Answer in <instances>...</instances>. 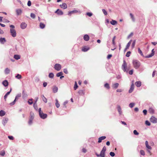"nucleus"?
<instances>
[{
	"label": "nucleus",
	"mask_w": 157,
	"mask_h": 157,
	"mask_svg": "<svg viewBox=\"0 0 157 157\" xmlns=\"http://www.w3.org/2000/svg\"><path fill=\"white\" fill-rule=\"evenodd\" d=\"M31 17L33 18H34L35 17V15L33 13H31L30 15Z\"/></svg>",
	"instance_id": "56"
},
{
	"label": "nucleus",
	"mask_w": 157,
	"mask_h": 157,
	"mask_svg": "<svg viewBox=\"0 0 157 157\" xmlns=\"http://www.w3.org/2000/svg\"><path fill=\"white\" fill-rule=\"evenodd\" d=\"M104 86L108 89L110 88L109 84L108 83H105L104 85Z\"/></svg>",
	"instance_id": "51"
},
{
	"label": "nucleus",
	"mask_w": 157,
	"mask_h": 157,
	"mask_svg": "<svg viewBox=\"0 0 157 157\" xmlns=\"http://www.w3.org/2000/svg\"><path fill=\"white\" fill-rule=\"evenodd\" d=\"M54 76V75L53 73H50L49 75V77L50 78H53Z\"/></svg>",
	"instance_id": "44"
},
{
	"label": "nucleus",
	"mask_w": 157,
	"mask_h": 157,
	"mask_svg": "<svg viewBox=\"0 0 157 157\" xmlns=\"http://www.w3.org/2000/svg\"><path fill=\"white\" fill-rule=\"evenodd\" d=\"M63 74V73L61 72L57 73L56 75V76L57 77H59L62 75Z\"/></svg>",
	"instance_id": "45"
},
{
	"label": "nucleus",
	"mask_w": 157,
	"mask_h": 157,
	"mask_svg": "<svg viewBox=\"0 0 157 157\" xmlns=\"http://www.w3.org/2000/svg\"><path fill=\"white\" fill-rule=\"evenodd\" d=\"M60 6L61 8H62L63 9H65L67 8V5L66 4V3H63L62 4L60 5Z\"/></svg>",
	"instance_id": "12"
},
{
	"label": "nucleus",
	"mask_w": 157,
	"mask_h": 157,
	"mask_svg": "<svg viewBox=\"0 0 157 157\" xmlns=\"http://www.w3.org/2000/svg\"><path fill=\"white\" fill-rule=\"evenodd\" d=\"M80 13V12L79 10H74L70 12H69V14H72L74 13Z\"/></svg>",
	"instance_id": "21"
},
{
	"label": "nucleus",
	"mask_w": 157,
	"mask_h": 157,
	"mask_svg": "<svg viewBox=\"0 0 157 157\" xmlns=\"http://www.w3.org/2000/svg\"><path fill=\"white\" fill-rule=\"evenodd\" d=\"M89 48L88 47H84L82 48V50L83 52H85L87 51L88 50H89Z\"/></svg>",
	"instance_id": "30"
},
{
	"label": "nucleus",
	"mask_w": 157,
	"mask_h": 157,
	"mask_svg": "<svg viewBox=\"0 0 157 157\" xmlns=\"http://www.w3.org/2000/svg\"><path fill=\"white\" fill-rule=\"evenodd\" d=\"M40 27L41 29H43L45 27V25L42 22L40 23Z\"/></svg>",
	"instance_id": "35"
},
{
	"label": "nucleus",
	"mask_w": 157,
	"mask_h": 157,
	"mask_svg": "<svg viewBox=\"0 0 157 157\" xmlns=\"http://www.w3.org/2000/svg\"><path fill=\"white\" fill-rule=\"evenodd\" d=\"M33 120L29 119L28 123L29 125H31L32 123Z\"/></svg>",
	"instance_id": "60"
},
{
	"label": "nucleus",
	"mask_w": 157,
	"mask_h": 157,
	"mask_svg": "<svg viewBox=\"0 0 157 157\" xmlns=\"http://www.w3.org/2000/svg\"><path fill=\"white\" fill-rule=\"evenodd\" d=\"M83 39L85 40L88 41L89 40V36L88 35L86 34L84 35L83 36Z\"/></svg>",
	"instance_id": "17"
},
{
	"label": "nucleus",
	"mask_w": 157,
	"mask_h": 157,
	"mask_svg": "<svg viewBox=\"0 0 157 157\" xmlns=\"http://www.w3.org/2000/svg\"><path fill=\"white\" fill-rule=\"evenodd\" d=\"M21 58L20 56L18 55H14V58L16 60L19 59Z\"/></svg>",
	"instance_id": "29"
},
{
	"label": "nucleus",
	"mask_w": 157,
	"mask_h": 157,
	"mask_svg": "<svg viewBox=\"0 0 157 157\" xmlns=\"http://www.w3.org/2000/svg\"><path fill=\"white\" fill-rule=\"evenodd\" d=\"M8 138L9 139L11 140H13L14 139V138L12 136H8Z\"/></svg>",
	"instance_id": "62"
},
{
	"label": "nucleus",
	"mask_w": 157,
	"mask_h": 157,
	"mask_svg": "<svg viewBox=\"0 0 157 157\" xmlns=\"http://www.w3.org/2000/svg\"><path fill=\"white\" fill-rule=\"evenodd\" d=\"M149 112L150 113H153L154 112V110L152 108H150L149 109Z\"/></svg>",
	"instance_id": "50"
},
{
	"label": "nucleus",
	"mask_w": 157,
	"mask_h": 157,
	"mask_svg": "<svg viewBox=\"0 0 157 157\" xmlns=\"http://www.w3.org/2000/svg\"><path fill=\"white\" fill-rule=\"evenodd\" d=\"M133 133L135 135H139V133L136 130H134Z\"/></svg>",
	"instance_id": "57"
},
{
	"label": "nucleus",
	"mask_w": 157,
	"mask_h": 157,
	"mask_svg": "<svg viewBox=\"0 0 157 157\" xmlns=\"http://www.w3.org/2000/svg\"><path fill=\"white\" fill-rule=\"evenodd\" d=\"M38 99V97H36L35 98V102H34V104H33V106H34L35 109H36V107H35V105L36 104V102H37Z\"/></svg>",
	"instance_id": "38"
},
{
	"label": "nucleus",
	"mask_w": 157,
	"mask_h": 157,
	"mask_svg": "<svg viewBox=\"0 0 157 157\" xmlns=\"http://www.w3.org/2000/svg\"><path fill=\"white\" fill-rule=\"evenodd\" d=\"M132 63L133 67L135 69L139 68L141 66V63L138 60L136 59H134L132 62Z\"/></svg>",
	"instance_id": "1"
},
{
	"label": "nucleus",
	"mask_w": 157,
	"mask_h": 157,
	"mask_svg": "<svg viewBox=\"0 0 157 157\" xmlns=\"http://www.w3.org/2000/svg\"><path fill=\"white\" fill-rule=\"evenodd\" d=\"M58 90V88L56 86H54L52 88V91L54 93H56Z\"/></svg>",
	"instance_id": "14"
},
{
	"label": "nucleus",
	"mask_w": 157,
	"mask_h": 157,
	"mask_svg": "<svg viewBox=\"0 0 157 157\" xmlns=\"http://www.w3.org/2000/svg\"><path fill=\"white\" fill-rule=\"evenodd\" d=\"M17 101V99L15 98L14 100L12 102L10 103V104L11 106L14 105Z\"/></svg>",
	"instance_id": "43"
},
{
	"label": "nucleus",
	"mask_w": 157,
	"mask_h": 157,
	"mask_svg": "<svg viewBox=\"0 0 157 157\" xmlns=\"http://www.w3.org/2000/svg\"><path fill=\"white\" fill-rule=\"evenodd\" d=\"M34 118V113L32 112H31L30 113V119H31L32 120H33Z\"/></svg>",
	"instance_id": "33"
},
{
	"label": "nucleus",
	"mask_w": 157,
	"mask_h": 157,
	"mask_svg": "<svg viewBox=\"0 0 157 157\" xmlns=\"http://www.w3.org/2000/svg\"><path fill=\"white\" fill-rule=\"evenodd\" d=\"M134 88V85L133 84H132L131 85V88L129 90V92L131 93L132 92Z\"/></svg>",
	"instance_id": "26"
},
{
	"label": "nucleus",
	"mask_w": 157,
	"mask_h": 157,
	"mask_svg": "<svg viewBox=\"0 0 157 157\" xmlns=\"http://www.w3.org/2000/svg\"><path fill=\"white\" fill-rule=\"evenodd\" d=\"M135 84L137 87H139L141 86V83L140 81H137L136 82Z\"/></svg>",
	"instance_id": "28"
},
{
	"label": "nucleus",
	"mask_w": 157,
	"mask_h": 157,
	"mask_svg": "<svg viewBox=\"0 0 157 157\" xmlns=\"http://www.w3.org/2000/svg\"><path fill=\"white\" fill-rule=\"evenodd\" d=\"M11 89H10V90L8 92L4 95V99H5V100H6V98H7L8 96L10 94V93L11 92Z\"/></svg>",
	"instance_id": "19"
},
{
	"label": "nucleus",
	"mask_w": 157,
	"mask_h": 157,
	"mask_svg": "<svg viewBox=\"0 0 157 157\" xmlns=\"http://www.w3.org/2000/svg\"><path fill=\"white\" fill-rule=\"evenodd\" d=\"M78 87V86L77 85V82H75V85L74 87V89L75 90H76L77 88Z\"/></svg>",
	"instance_id": "49"
},
{
	"label": "nucleus",
	"mask_w": 157,
	"mask_h": 157,
	"mask_svg": "<svg viewBox=\"0 0 157 157\" xmlns=\"http://www.w3.org/2000/svg\"><path fill=\"white\" fill-rule=\"evenodd\" d=\"M127 66V64L125 60L123 61V63L122 65L121 68L123 70L124 72H128V70L127 69L126 67Z\"/></svg>",
	"instance_id": "2"
},
{
	"label": "nucleus",
	"mask_w": 157,
	"mask_h": 157,
	"mask_svg": "<svg viewBox=\"0 0 157 157\" xmlns=\"http://www.w3.org/2000/svg\"><path fill=\"white\" fill-rule=\"evenodd\" d=\"M55 13H57L58 15H61L63 14V12L59 9H57L55 12Z\"/></svg>",
	"instance_id": "9"
},
{
	"label": "nucleus",
	"mask_w": 157,
	"mask_h": 157,
	"mask_svg": "<svg viewBox=\"0 0 157 157\" xmlns=\"http://www.w3.org/2000/svg\"><path fill=\"white\" fill-rule=\"evenodd\" d=\"M9 120V119L7 117L4 118L2 120V124L5 126Z\"/></svg>",
	"instance_id": "6"
},
{
	"label": "nucleus",
	"mask_w": 157,
	"mask_h": 157,
	"mask_svg": "<svg viewBox=\"0 0 157 157\" xmlns=\"http://www.w3.org/2000/svg\"><path fill=\"white\" fill-rule=\"evenodd\" d=\"M138 52L141 55V56H144V55H143L142 51L140 49V48H139L138 49Z\"/></svg>",
	"instance_id": "47"
},
{
	"label": "nucleus",
	"mask_w": 157,
	"mask_h": 157,
	"mask_svg": "<svg viewBox=\"0 0 157 157\" xmlns=\"http://www.w3.org/2000/svg\"><path fill=\"white\" fill-rule=\"evenodd\" d=\"M86 15L88 16L89 17H91L92 15V13H91L88 12L86 13Z\"/></svg>",
	"instance_id": "61"
},
{
	"label": "nucleus",
	"mask_w": 157,
	"mask_h": 157,
	"mask_svg": "<svg viewBox=\"0 0 157 157\" xmlns=\"http://www.w3.org/2000/svg\"><path fill=\"white\" fill-rule=\"evenodd\" d=\"M96 155H97V156L98 157H105V154H98L97 153H96Z\"/></svg>",
	"instance_id": "34"
},
{
	"label": "nucleus",
	"mask_w": 157,
	"mask_h": 157,
	"mask_svg": "<svg viewBox=\"0 0 157 157\" xmlns=\"http://www.w3.org/2000/svg\"><path fill=\"white\" fill-rule=\"evenodd\" d=\"M115 38H116V36H114L113 39V40H112V43H113V44L114 45H115V42L114 40H115Z\"/></svg>",
	"instance_id": "58"
},
{
	"label": "nucleus",
	"mask_w": 157,
	"mask_h": 157,
	"mask_svg": "<svg viewBox=\"0 0 157 157\" xmlns=\"http://www.w3.org/2000/svg\"><path fill=\"white\" fill-rule=\"evenodd\" d=\"M132 41V40H130V41L127 44L126 46V48H129V46H130V45Z\"/></svg>",
	"instance_id": "42"
},
{
	"label": "nucleus",
	"mask_w": 157,
	"mask_h": 157,
	"mask_svg": "<svg viewBox=\"0 0 157 157\" xmlns=\"http://www.w3.org/2000/svg\"><path fill=\"white\" fill-rule=\"evenodd\" d=\"M68 100L66 101H65L63 103V105L65 108L66 107L67 105L68 104Z\"/></svg>",
	"instance_id": "46"
},
{
	"label": "nucleus",
	"mask_w": 157,
	"mask_h": 157,
	"mask_svg": "<svg viewBox=\"0 0 157 157\" xmlns=\"http://www.w3.org/2000/svg\"><path fill=\"white\" fill-rule=\"evenodd\" d=\"M150 121L153 123H157V119L155 117L152 116L150 119Z\"/></svg>",
	"instance_id": "5"
},
{
	"label": "nucleus",
	"mask_w": 157,
	"mask_h": 157,
	"mask_svg": "<svg viewBox=\"0 0 157 157\" xmlns=\"http://www.w3.org/2000/svg\"><path fill=\"white\" fill-rule=\"evenodd\" d=\"M2 84L5 87H6L8 86L9 83L6 80H5L2 82Z\"/></svg>",
	"instance_id": "16"
},
{
	"label": "nucleus",
	"mask_w": 157,
	"mask_h": 157,
	"mask_svg": "<svg viewBox=\"0 0 157 157\" xmlns=\"http://www.w3.org/2000/svg\"><path fill=\"white\" fill-rule=\"evenodd\" d=\"M109 155L112 157L114 156L115 154L113 152H111L109 153Z\"/></svg>",
	"instance_id": "63"
},
{
	"label": "nucleus",
	"mask_w": 157,
	"mask_h": 157,
	"mask_svg": "<svg viewBox=\"0 0 157 157\" xmlns=\"http://www.w3.org/2000/svg\"><path fill=\"white\" fill-rule=\"evenodd\" d=\"M56 103L55 104L56 105L57 108H58L60 106L58 102V100L57 99H56Z\"/></svg>",
	"instance_id": "36"
},
{
	"label": "nucleus",
	"mask_w": 157,
	"mask_h": 157,
	"mask_svg": "<svg viewBox=\"0 0 157 157\" xmlns=\"http://www.w3.org/2000/svg\"><path fill=\"white\" fill-rule=\"evenodd\" d=\"M154 55V49H152L151 50V53L146 56H145V58H149L153 56Z\"/></svg>",
	"instance_id": "8"
},
{
	"label": "nucleus",
	"mask_w": 157,
	"mask_h": 157,
	"mask_svg": "<svg viewBox=\"0 0 157 157\" xmlns=\"http://www.w3.org/2000/svg\"><path fill=\"white\" fill-rule=\"evenodd\" d=\"M6 42V40L4 38H0V42L2 44H4Z\"/></svg>",
	"instance_id": "23"
},
{
	"label": "nucleus",
	"mask_w": 157,
	"mask_h": 157,
	"mask_svg": "<svg viewBox=\"0 0 157 157\" xmlns=\"http://www.w3.org/2000/svg\"><path fill=\"white\" fill-rule=\"evenodd\" d=\"M106 150V147L105 146H104L101 151L100 154H105V151Z\"/></svg>",
	"instance_id": "22"
},
{
	"label": "nucleus",
	"mask_w": 157,
	"mask_h": 157,
	"mask_svg": "<svg viewBox=\"0 0 157 157\" xmlns=\"http://www.w3.org/2000/svg\"><path fill=\"white\" fill-rule=\"evenodd\" d=\"M16 14L17 16L21 15L22 13V10L21 9H16Z\"/></svg>",
	"instance_id": "11"
},
{
	"label": "nucleus",
	"mask_w": 157,
	"mask_h": 157,
	"mask_svg": "<svg viewBox=\"0 0 157 157\" xmlns=\"http://www.w3.org/2000/svg\"><path fill=\"white\" fill-rule=\"evenodd\" d=\"M6 75H8L10 74V69L8 68H6L5 69L4 71Z\"/></svg>",
	"instance_id": "20"
},
{
	"label": "nucleus",
	"mask_w": 157,
	"mask_h": 157,
	"mask_svg": "<svg viewBox=\"0 0 157 157\" xmlns=\"http://www.w3.org/2000/svg\"><path fill=\"white\" fill-rule=\"evenodd\" d=\"M22 96L23 98L26 97L27 96V94L25 92L24 90H23L22 92Z\"/></svg>",
	"instance_id": "41"
},
{
	"label": "nucleus",
	"mask_w": 157,
	"mask_h": 157,
	"mask_svg": "<svg viewBox=\"0 0 157 157\" xmlns=\"http://www.w3.org/2000/svg\"><path fill=\"white\" fill-rule=\"evenodd\" d=\"M136 44V40H134L132 44V48H133L135 46Z\"/></svg>",
	"instance_id": "52"
},
{
	"label": "nucleus",
	"mask_w": 157,
	"mask_h": 157,
	"mask_svg": "<svg viewBox=\"0 0 157 157\" xmlns=\"http://www.w3.org/2000/svg\"><path fill=\"white\" fill-rule=\"evenodd\" d=\"M15 77L16 78L19 79H21L22 78L21 75L18 74H17L15 76Z\"/></svg>",
	"instance_id": "31"
},
{
	"label": "nucleus",
	"mask_w": 157,
	"mask_h": 157,
	"mask_svg": "<svg viewBox=\"0 0 157 157\" xmlns=\"http://www.w3.org/2000/svg\"><path fill=\"white\" fill-rule=\"evenodd\" d=\"M110 23L111 25H116L117 24V22L115 20H112L110 21Z\"/></svg>",
	"instance_id": "24"
},
{
	"label": "nucleus",
	"mask_w": 157,
	"mask_h": 157,
	"mask_svg": "<svg viewBox=\"0 0 157 157\" xmlns=\"http://www.w3.org/2000/svg\"><path fill=\"white\" fill-rule=\"evenodd\" d=\"M140 152L142 155H144L145 154L144 151L143 150H141Z\"/></svg>",
	"instance_id": "53"
},
{
	"label": "nucleus",
	"mask_w": 157,
	"mask_h": 157,
	"mask_svg": "<svg viewBox=\"0 0 157 157\" xmlns=\"http://www.w3.org/2000/svg\"><path fill=\"white\" fill-rule=\"evenodd\" d=\"M27 25L25 22H22L21 25V27L22 29H25L27 27Z\"/></svg>",
	"instance_id": "10"
},
{
	"label": "nucleus",
	"mask_w": 157,
	"mask_h": 157,
	"mask_svg": "<svg viewBox=\"0 0 157 157\" xmlns=\"http://www.w3.org/2000/svg\"><path fill=\"white\" fill-rule=\"evenodd\" d=\"M133 70L132 69V70H131L130 71H129L128 73L129 75H132L133 74Z\"/></svg>",
	"instance_id": "64"
},
{
	"label": "nucleus",
	"mask_w": 157,
	"mask_h": 157,
	"mask_svg": "<svg viewBox=\"0 0 157 157\" xmlns=\"http://www.w3.org/2000/svg\"><path fill=\"white\" fill-rule=\"evenodd\" d=\"M106 137L105 136H102L98 138V142L99 143H100L101 142L102 140L105 139L106 138Z\"/></svg>",
	"instance_id": "18"
},
{
	"label": "nucleus",
	"mask_w": 157,
	"mask_h": 157,
	"mask_svg": "<svg viewBox=\"0 0 157 157\" xmlns=\"http://www.w3.org/2000/svg\"><path fill=\"white\" fill-rule=\"evenodd\" d=\"M21 93L18 94L16 96L15 98L17 99V100L21 96Z\"/></svg>",
	"instance_id": "39"
},
{
	"label": "nucleus",
	"mask_w": 157,
	"mask_h": 157,
	"mask_svg": "<svg viewBox=\"0 0 157 157\" xmlns=\"http://www.w3.org/2000/svg\"><path fill=\"white\" fill-rule=\"evenodd\" d=\"M117 109L119 115H121L122 114V112L121 110V109L120 105L117 106Z\"/></svg>",
	"instance_id": "15"
},
{
	"label": "nucleus",
	"mask_w": 157,
	"mask_h": 157,
	"mask_svg": "<svg viewBox=\"0 0 157 157\" xmlns=\"http://www.w3.org/2000/svg\"><path fill=\"white\" fill-rule=\"evenodd\" d=\"M131 54V52L130 51L128 52H127V53L126 55V56L127 57H128L130 56V54Z\"/></svg>",
	"instance_id": "54"
},
{
	"label": "nucleus",
	"mask_w": 157,
	"mask_h": 157,
	"mask_svg": "<svg viewBox=\"0 0 157 157\" xmlns=\"http://www.w3.org/2000/svg\"><path fill=\"white\" fill-rule=\"evenodd\" d=\"M102 12H103V13L105 15H107V11L105 9H102Z\"/></svg>",
	"instance_id": "55"
},
{
	"label": "nucleus",
	"mask_w": 157,
	"mask_h": 157,
	"mask_svg": "<svg viewBox=\"0 0 157 157\" xmlns=\"http://www.w3.org/2000/svg\"><path fill=\"white\" fill-rule=\"evenodd\" d=\"M119 84L118 83H115L113 84L112 87L113 88L116 89L119 86Z\"/></svg>",
	"instance_id": "27"
},
{
	"label": "nucleus",
	"mask_w": 157,
	"mask_h": 157,
	"mask_svg": "<svg viewBox=\"0 0 157 157\" xmlns=\"http://www.w3.org/2000/svg\"><path fill=\"white\" fill-rule=\"evenodd\" d=\"M145 124L148 126H150L151 125L150 122L148 121H146Z\"/></svg>",
	"instance_id": "59"
},
{
	"label": "nucleus",
	"mask_w": 157,
	"mask_h": 157,
	"mask_svg": "<svg viewBox=\"0 0 157 157\" xmlns=\"http://www.w3.org/2000/svg\"><path fill=\"white\" fill-rule=\"evenodd\" d=\"M41 97L42 98L43 101L45 103L47 102V100L46 98L44 96V95H41Z\"/></svg>",
	"instance_id": "25"
},
{
	"label": "nucleus",
	"mask_w": 157,
	"mask_h": 157,
	"mask_svg": "<svg viewBox=\"0 0 157 157\" xmlns=\"http://www.w3.org/2000/svg\"><path fill=\"white\" fill-rule=\"evenodd\" d=\"M135 105V104L134 103H131L129 104V106L130 107L132 108Z\"/></svg>",
	"instance_id": "48"
},
{
	"label": "nucleus",
	"mask_w": 157,
	"mask_h": 157,
	"mask_svg": "<svg viewBox=\"0 0 157 157\" xmlns=\"http://www.w3.org/2000/svg\"><path fill=\"white\" fill-rule=\"evenodd\" d=\"M130 15L132 21L133 22H134L135 21V19L132 13H130Z\"/></svg>",
	"instance_id": "37"
},
{
	"label": "nucleus",
	"mask_w": 157,
	"mask_h": 157,
	"mask_svg": "<svg viewBox=\"0 0 157 157\" xmlns=\"http://www.w3.org/2000/svg\"><path fill=\"white\" fill-rule=\"evenodd\" d=\"M145 144L146 148L147 149L151 150L152 149V147L149 145L148 142L147 141H145Z\"/></svg>",
	"instance_id": "13"
},
{
	"label": "nucleus",
	"mask_w": 157,
	"mask_h": 157,
	"mask_svg": "<svg viewBox=\"0 0 157 157\" xmlns=\"http://www.w3.org/2000/svg\"><path fill=\"white\" fill-rule=\"evenodd\" d=\"M5 154V151L2 150L0 151V155L1 156H4Z\"/></svg>",
	"instance_id": "40"
},
{
	"label": "nucleus",
	"mask_w": 157,
	"mask_h": 157,
	"mask_svg": "<svg viewBox=\"0 0 157 157\" xmlns=\"http://www.w3.org/2000/svg\"><path fill=\"white\" fill-rule=\"evenodd\" d=\"M39 115L40 117L43 119H45L47 117V115L45 113H43V112L42 113L40 114Z\"/></svg>",
	"instance_id": "7"
},
{
	"label": "nucleus",
	"mask_w": 157,
	"mask_h": 157,
	"mask_svg": "<svg viewBox=\"0 0 157 157\" xmlns=\"http://www.w3.org/2000/svg\"><path fill=\"white\" fill-rule=\"evenodd\" d=\"M10 33L11 35L13 37H15L16 36V33L15 30L13 29H10Z\"/></svg>",
	"instance_id": "3"
},
{
	"label": "nucleus",
	"mask_w": 157,
	"mask_h": 157,
	"mask_svg": "<svg viewBox=\"0 0 157 157\" xmlns=\"http://www.w3.org/2000/svg\"><path fill=\"white\" fill-rule=\"evenodd\" d=\"M6 114L5 111L3 110H1L0 111V116L2 117L4 116Z\"/></svg>",
	"instance_id": "32"
},
{
	"label": "nucleus",
	"mask_w": 157,
	"mask_h": 157,
	"mask_svg": "<svg viewBox=\"0 0 157 157\" xmlns=\"http://www.w3.org/2000/svg\"><path fill=\"white\" fill-rule=\"evenodd\" d=\"M54 68L55 70L58 71L61 69V66L59 64L56 63L55 65Z\"/></svg>",
	"instance_id": "4"
}]
</instances>
